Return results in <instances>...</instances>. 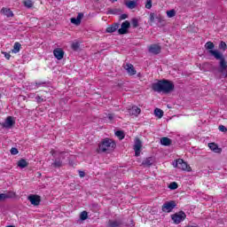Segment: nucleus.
Segmentation results:
<instances>
[{"instance_id":"nucleus-18","label":"nucleus","mask_w":227,"mask_h":227,"mask_svg":"<svg viewBox=\"0 0 227 227\" xmlns=\"http://www.w3.org/2000/svg\"><path fill=\"white\" fill-rule=\"evenodd\" d=\"M123 225V222L121 220H109L108 227H121Z\"/></svg>"},{"instance_id":"nucleus-37","label":"nucleus","mask_w":227,"mask_h":227,"mask_svg":"<svg viewBox=\"0 0 227 227\" xmlns=\"http://www.w3.org/2000/svg\"><path fill=\"white\" fill-rule=\"evenodd\" d=\"M79 47H80L79 43H72V49H73V51H78V50H79Z\"/></svg>"},{"instance_id":"nucleus-5","label":"nucleus","mask_w":227,"mask_h":227,"mask_svg":"<svg viewBox=\"0 0 227 227\" xmlns=\"http://www.w3.org/2000/svg\"><path fill=\"white\" fill-rule=\"evenodd\" d=\"M176 207V202L175 200L167 201L162 205L161 210L162 212H166L169 214L173 209Z\"/></svg>"},{"instance_id":"nucleus-31","label":"nucleus","mask_w":227,"mask_h":227,"mask_svg":"<svg viewBox=\"0 0 227 227\" xmlns=\"http://www.w3.org/2000/svg\"><path fill=\"white\" fill-rule=\"evenodd\" d=\"M80 219H81V221H86L88 219V212L82 211L80 214Z\"/></svg>"},{"instance_id":"nucleus-24","label":"nucleus","mask_w":227,"mask_h":227,"mask_svg":"<svg viewBox=\"0 0 227 227\" xmlns=\"http://www.w3.org/2000/svg\"><path fill=\"white\" fill-rule=\"evenodd\" d=\"M172 141L170 138H168L167 137H161L160 144L163 146H169L171 145Z\"/></svg>"},{"instance_id":"nucleus-28","label":"nucleus","mask_w":227,"mask_h":227,"mask_svg":"<svg viewBox=\"0 0 227 227\" xmlns=\"http://www.w3.org/2000/svg\"><path fill=\"white\" fill-rule=\"evenodd\" d=\"M154 114L160 119L164 116V112L160 108H156L154 110Z\"/></svg>"},{"instance_id":"nucleus-6","label":"nucleus","mask_w":227,"mask_h":227,"mask_svg":"<svg viewBox=\"0 0 227 227\" xmlns=\"http://www.w3.org/2000/svg\"><path fill=\"white\" fill-rule=\"evenodd\" d=\"M130 28V22L129 20H125L121 23V28L118 29L119 35H127L129 33V29Z\"/></svg>"},{"instance_id":"nucleus-34","label":"nucleus","mask_w":227,"mask_h":227,"mask_svg":"<svg viewBox=\"0 0 227 227\" xmlns=\"http://www.w3.org/2000/svg\"><path fill=\"white\" fill-rule=\"evenodd\" d=\"M24 6H26V8H33V2L31 0H27L24 2Z\"/></svg>"},{"instance_id":"nucleus-4","label":"nucleus","mask_w":227,"mask_h":227,"mask_svg":"<svg viewBox=\"0 0 227 227\" xmlns=\"http://www.w3.org/2000/svg\"><path fill=\"white\" fill-rule=\"evenodd\" d=\"M171 217H172V221H174L175 224H180V223H182V221H185V218L187 217V215H185V213L184 211H180L178 213L172 215Z\"/></svg>"},{"instance_id":"nucleus-21","label":"nucleus","mask_w":227,"mask_h":227,"mask_svg":"<svg viewBox=\"0 0 227 227\" xmlns=\"http://www.w3.org/2000/svg\"><path fill=\"white\" fill-rule=\"evenodd\" d=\"M0 13H3V15H5V17H7L8 19H10V17H13V12H12L11 9L8 8H2V10L0 11Z\"/></svg>"},{"instance_id":"nucleus-49","label":"nucleus","mask_w":227,"mask_h":227,"mask_svg":"<svg viewBox=\"0 0 227 227\" xmlns=\"http://www.w3.org/2000/svg\"><path fill=\"white\" fill-rule=\"evenodd\" d=\"M112 3H116L118 0H110Z\"/></svg>"},{"instance_id":"nucleus-43","label":"nucleus","mask_w":227,"mask_h":227,"mask_svg":"<svg viewBox=\"0 0 227 227\" xmlns=\"http://www.w3.org/2000/svg\"><path fill=\"white\" fill-rule=\"evenodd\" d=\"M127 17H129V15H127V14H121V15L120 16V20H125V19H127Z\"/></svg>"},{"instance_id":"nucleus-33","label":"nucleus","mask_w":227,"mask_h":227,"mask_svg":"<svg viewBox=\"0 0 227 227\" xmlns=\"http://www.w3.org/2000/svg\"><path fill=\"white\" fill-rule=\"evenodd\" d=\"M175 15H176V12H175V10H170L167 12V16L168 17V19L175 17Z\"/></svg>"},{"instance_id":"nucleus-8","label":"nucleus","mask_w":227,"mask_h":227,"mask_svg":"<svg viewBox=\"0 0 227 227\" xmlns=\"http://www.w3.org/2000/svg\"><path fill=\"white\" fill-rule=\"evenodd\" d=\"M65 153H59V156L51 164L52 168H62L63 160L65 159Z\"/></svg>"},{"instance_id":"nucleus-12","label":"nucleus","mask_w":227,"mask_h":227,"mask_svg":"<svg viewBox=\"0 0 227 227\" xmlns=\"http://www.w3.org/2000/svg\"><path fill=\"white\" fill-rule=\"evenodd\" d=\"M28 200L30 201L31 205L35 207H38L40 205V196L38 195H30L28 196Z\"/></svg>"},{"instance_id":"nucleus-17","label":"nucleus","mask_w":227,"mask_h":227,"mask_svg":"<svg viewBox=\"0 0 227 227\" xmlns=\"http://www.w3.org/2000/svg\"><path fill=\"white\" fill-rule=\"evenodd\" d=\"M155 162V158L149 157L143 160L142 165L144 168H150V166H153V164Z\"/></svg>"},{"instance_id":"nucleus-13","label":"nucleus","mask_w":227,"mask_h":227,"mask_svg":"<svg viewBox=\"0 0 227 227\" xmlns=\"http://www.w3.org/2000/svg\"><path fill=\"white\" fill-rule=\"evenodd\" d=\"M178 162L179 169H183V171H191V166H189L184 160L178 159Z\"/></svg>"},{"instance_id":"nucleus-50","label":"nucleus","mask_w":227,"mask_h":227,"mask_svg":"<svg viewBox=\"0 0 227 227\" xmlns=\"http://www.w3.org/2000/svg\"><path fill=\"white\" fill-rule=\"evenodd\" d=\"M43 83H36V86H42Z\"/></svg>"},{"instance_id":"nucleus-2","label":"nucleus","mask_w":227,"mask_h":227,"mask_svg":"<svg viewBox=\"0 0 227 227\" xmlns=\"http://www.w3.org/2000/svg\"><path fill=\"white\" fill-rule=\"evenodd\" d=\"M116 148V143L113 141L111 138H105L99 144L98 148V153H109V152H113Z\"/></svg>"},{"instance_id":"nucleus-51","label":"nucleus","mask_w":227,"mask_h":227,"mask_svg":"<svg viewBox=\"0 0 227 227\" xmlns=\"http://www.w3.org/2000/svg\"><path fill=\"white\" fill-rule=\"evenodd\" d=\"M6 227H15V225H7Z\"/></svg>"},{"instance_id":"nucleus-39","label":"nucleus","mask_w":227,"mask_h":227,"mask_svg":"<svg viewBox=\"0 0 227 227\" xmlns=\"http://www.w3.org/2000/svg\"><path fill=\"white\" fill-rule=\"evenodd\" d=\"M18 153H19V149H17L16 147H12L11 154L12 155H17Z\"/></svg>"},{"instance_id":"nucleus-38","label":"nucleus","mask_w":227,"mask_h":227,"mask_svg":"<svg viewBox=\"0 0 227 227\" xmlns=\"http://www.w3.org/2000/svg\"><path fill=\"white\" fill-rule=\"evenodd\" d=\"M35 100L38 102V104H42V102H45V98L37 96L35 97Z\"/></svg>"},{"instance_id":"nucleus-11","label":"nucleus","mask_w":227,"mask_h":227,"mask_svg":"<svg viewBox=\"0 0 227 227\" xmlns=\"http://www.w3.org/2000/svg\"><path fill=\"white\" fill-rule=\"evenodd\" d=\"M123 68L126 70L127 74H129V75H136V74H137V71H136V68L132 64H125L123 66Z\"/></svg>"},{"instance_id":"nucleus-1","label":"nucleus","mask_w":227,"mask_h":227,"mask_svg":"<svg viewBox=\"0 0 227 227\" xmlns=\"http://www.w3.org/2000/svg\"><path fill=\"white\" fill-rule=\"evenodd\" d=\"M152 90L157 93H171L175 90V84L169 80H160L152 84Z\"/></svg>"},{"instance_id":"nucleus-14","label":"nucleus","mask_w":227,"mask_h":227,"mask_svg":"<svg viewBox=\"0 0 227 227\" xmlns=\"http://www.w3.org/2000/svg\"><path fill=\"white\" fill-rule=\"evenodd\" d=\"M53 55L57 59L61 60L65 56V51H63L60 48H57L53 51Z\"/></svg>"},{"instance_id":"nucleus-44","label":"nucleus","mask_w":227,"mask_h":227,"mask_svg":"<svg viewBox=\"0 0 227 227\" xmlns=\"http://www.w3.org/2000/svg\"><path fill=\"white\" fill-rule=\"evenodd\" d=\"M153 20H155V14L151 13V14H150V21H151V22H153Z\"/></svg>"},{"instance_id":"nucleus-36","label":"nucleus","mask_w":227,"mask_h":227,"mask_svg":"<svg viewBox=\"0 0 227 227\" xmlns=\"http://www.w3.org/2000/svg\"><path fill=\"white\" fill-rule=\"evenodd\" d=\"M131 25L133 26V27H137L139 26V21H137V19H133L131 21Z\"/></svg>"},{"instance_id":"nucleus-35","label":"nucleus","mask_w":227,"mask_h":227,"mask_svg":"<svg viewBox=\"0 0 227 227\" xmlns=\"http://www.w3.org/2000/svg\"><path fill=\"white\" fill-rule=\"evenodd\" d=\"M219 49H221L222 51H226L227 49L226 43L222 41L219 44Z\"/></svg>"},{"instance_id":"nucleus-47","label":"nucleus","mask_w":227,"mask_h":227,"mask_svg":"<svg viewBox=\"0 0 227 227\" xmlns=\"http://www.w3.org/2000/svg\"><path fill=\"white\" fill-rule=\"evenodd\" d=\"M79 175L81 178H84L86 174L84 173V171H79Z\"/></svg>"},{"instance_id":"nucleus-48","label":"nucleus","mask_w":227,"mask_h":227,"mask_svg":"<svg viewBox=\"0 0 227 227\" xmlns=\"http://www.w3.org/2000/svg\"><path fill=\"white\" fill-rule=\"evenodd\" d=\"M50 153L52 155V157H56V151L52 149Z\"/></svg>"},{"instance_id":"nucleus-7","label":"nucleus","mask_w":227,"mask_h":227,"mask_svg":"<svg viewBox=\"0 0 227 227\" xmlns=\"http://www.w3.org/2000/svg\"><path fill=\"white\" fill-rule=\"evenodd\" d=\"M141 148H143V142H141L139 138H136L133 147V150H135L136 157H139L141 155Z\"/></svg>"},{"instance_id":"nucleus-20","label":"nucleus","mask_w":227,"mask_h":227,"mask_svg":"<svg viewBox=\"0 0 227 227\" xmlns=\"http://www.w3.org/2000/svg\"><path fill=\"white\" fill-rule=\"evenodd\" d=\"M125 6H127V8H129V10H134V8H136V6H137V2L132 1V0H126Z\"/></svg>"},{"instance_id":"nucleus-9","label":"nucleus","mask_w":227,"mask_h":227,"mask_svg":"<svg viewBox=\"0 0 227 227\" xmlns=\"http://www.w3.org/2000/svg\"><path fill=\"white\" fill-rule=\"evenodd\" d=\"M162 50V48L160 47V45L159 44H151L149 47H148V51L151 54H154V55H157V54H160V51Z\"/></svg>"},{"instance_id":"nucleus-19","label":"nucleus","mask_w":227,"mask_h":227,"mask_svg":"<svg viewBox=\"0 0 227 227\" xmlns=\"http://www.w3.org/2000/svg\"><path fill=\"white\" fill-rule=\"evenodd\" d=\"M208 147L212 152H215V153H221L223 152V149L219 148L215 143H209Z\"/></svg>"},{"instance_id":"nucleus-46","label":"nucleus","mask_w":227,"mask_h":227,"mask_svg":"<svg viewBox=\"0 0 227 227\" xmlns=\"http://www.w3.org/2000/svg\"><path fill=\"white\" fill-rule=\"evenodd\" d=\"M107 118H108V120H114V114H108V115H107Z\"/></svg>"},{"instance_id":"nucleus-40","label":"nucleus","mask_w":227,"mask_h":227,"mask_svg":"<svg viewBox=\"0 0 227 227\" xmlns=\"http://www.w3.org/2000/svg\"><path fill=\"white\" fill-rule=\"evenodd\" d=\"M145 8L147 10H150L152 8V0H147V2L145 4Z\"/></svg>"},{"instance_id":"nucleus-23","label":"nucleus","mask_w":227,"mask_h":227,"mask_svg":"<svg viewBox=\"0 0 227 227\" xmlns=\"http://www.w3.org/2000/svg\"><path fill=\"white\" fill-rule=\"evenodd\" d=\"M120 27V23H115L106 28V33H114Z\"/></svg>"},{"instance_id":"nucleus-42","label":"nucleus","mask_w":227,"mask_h":227,"mask_svg":"<svg viewBox=\"0 0 227 227\" xmlns=\"http://www.w3.org/2000/svg\"><path fill=\"white\" fill-rule=\"evenodd\" d=\"M174 168H180V162H178V160H176L174 163H173Z\"/></svg>"},{"instance_id":"nucleus-45","label":"nucleus","mask_w":227,"mask_h":227,"mask_svg":"<svg viewBox=\"0 0 227 227\" xmlns=\"http://www.w3.org/2000/svg\"><path fill=\"white\" fill-rule=\"evenodd\" d=\"M3 54H4V58H6V59H10V58H12V55L8 52H3Z\"/></svg>"},{"instance_id":"nucleus-32","label":"nucleus","mask_w":227,"mask_h":227,"mask_svg":"<svg viewBox=\"0 0 227 227\" xmlns=\"http://www.w3.org/2000/svg\"><path fill=\"white\" fill-rule=\"evenodd\" d=\"M168 189H171V191L178 189V184H176V182L170 183V184L168 185Z\"/></svg>"},{"instance_id":"nucleus-30","label":"nucleus","mask_w":227,"mask_h":227,"mask_svg":"<svg viewBox=\"0 0 227 227\" xmlns=\"http://www.w3.org/2000/svg\"><path fill=\"white\" fill-rule=\"evenodd\" d=\"M115 136L120 139H124L125 138V133H123V131L119 130L115 132Z\"/></svg>"},{"instance_id":"nucleus-22","label":"nucleus","mask_w":227,"mask_h":227,"mask_svg":"<svg viewBox=\"0 0 227 227\" xmlns=\"http://www.w3.org/2000/svg\"><path fill=\"white\" fill-rule=\"evenodd\" d=\"M13 195H14L13 192L0 193V202L4 201V200H8L10 198H13Z\"/></svg>"},{"instance_id":"nucleus-27","label":"nucleus","mask_w":227,"mask_h":227,"mask_svg":"<svg viewBox=\"0 0 227 227\" xmlns=\"http://www.w3.org/2000/svg\"><path fill=\"white\" fill-rule=\"evenodd\" d=\"M215 47V45L214 44V43L212 42H207L205 44V48L207 49V51H208V52L210 53V51H214L213 49Z\"/></svg>"},{"instance_id":"nucleus-3","label":"nucleus","mask_w":227,"mask_h":227,"mask_svg":"<svg viewBox=\"0 0 227 227\" xmlns=\"http://www.w3.org/2000/svg\"><path fill=\"white\" fill-rule=\"evenodd\" d=\"M209 54H211V56H214L215 59H220L219 72L223 75H226L227 64H226V60H224V57L223 56V53H221L219 51H209Z\"/></svg>"},{"instance_id":"nucleus-41","label":"nucleus","mask_w":227,"mask_h":227,"mask_svg":"<svg viewBox=\"0 0 227 227\" xmlns=\"http://www.w3.org/2000/svg\"><path fill=\"white\" fill-rule=\"evenodd\" d=\"M218 129L220 132H227V129L224 127V125H220Z\"/></svg>"},{"instance_id":"nucleus-52","label":"nucleus","mask_w":227,"mask_h":227,"mask_svg":"<svg viewBox=\"0 0 227 227\" xmlns=\"http://www.w3.org/2000/svg\"><path fill=\"white\" fill-rule=\"evenodd\" d=\"M0 97H1V94H0Z\"/></svg>"},{"instance_id":"nucleus-26","label":"nucleus","mask_w":227,"mask_h":227,"mask_svg":"<svg viewBox=\"0 0 227 227\" xmlns=\"http://www.w3.org/2000/svg\"><path fill=\"white\" fill-rule=\"evenodd\" d=\"M18 168H21V169H24V168H27V161L24 159H21L18 161Z\"/></svg>"},{"instance_id":"nucleus-16","label":"nucleus","mask_w":227,"mask_h":227,"mask_svg":"<svg viewBox=\"0 0 227 227\" xmlns=\"http://www.w3.org/2000/svg\"><path fill=\"white\" fill-rule=\"evenodd\" d=\"M129 114H130L131 116H139V114H141V108L136 106H132L129 109Z\"/></svg>"},{"instance_id":"nucleus-29","label":"nucleus","mask_w":227,"mask_h":227,"mask_svg":"<svg viewBox=\"0 0 227 227\" xmlns=\"http://www.w3.org/2000/svg\"><path fill=\"white\" fill-rule=\"evenodd\" d=\"M20 43H14V46H13V50H12V52H14L15 54H17V52H20Z\"/></svg>"},{"instance_id":"nucleus-25","label":"nucleus","mask_w":227,"mask_h":227,"mask_svg":"<svg viewBox=\"0 0 227 227\" xmlns=\"http://www.w3.org/2000/svg\"><path fill=\"white\" fill-rule=\"evenodd\" d=\"M121 13V9H108L107 14L108 15H118Z\"/></svg>"},{"instance_id":"nucleus-10","label":"nucleus","mask_w":227,"mask_h":227,"mask_svg":"<svg viewBox=\"0 0 227 227\" xmlns=\"http://www.w3.org/2000/svg\"><path fill=\"white\" fill-rule=\"evenodd\" d=\"M15 125V121L13 120V117L12 116H8L5 119V121L4 123H2V127L4 129H12V127Z\"/></svg>"},{"instance_id":"nucleus-15","label":"nucleus","mask_w":227,"mask_h":227,"mask_svg":"<svg viewBox=\"0 0 227 227\" xmlns=\"http://www.w3.org/2000/svg\"><path fill=\"white\" fill-rule=\"evenodd\" d=\"M82 17H84L83 13H78L76 18H71V24H74V26H79L81 24V20H82Z\"/></svg>"}]
</instances>
